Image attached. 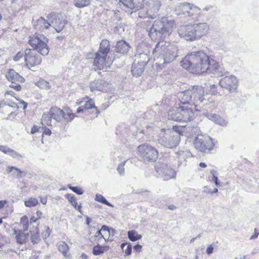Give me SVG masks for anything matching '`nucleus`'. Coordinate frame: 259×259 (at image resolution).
Here are the masks:
<instances>
[{
	"label": "nucleus",
	"instance_id": "obj_1",
	"mask_svg": "<svg viewBox=\"0 0 259 259\" xmlns=\"http://www.w3.org/2000/svg\"><path fill=\"white\" fill-rule=\"evenodd\" d=\"M204 89L193 85L181 93L175 103L167 111L168 118L179 122L191 121L195 112L199 111L197 107L204 100Z\"/></svg>",
	"mask_w": 259,
	"mask_h": 259
},
{
	"label": "nucleus",
	"instance_id": "obj_2",
	"mask_svg": "<svg viewBox=\"0 0 259 259\" xmlns=\"http://www.w3.org/2000/svg\"><path fill=\"white\" fill-rule=\"evenodd\" d=\"M180 64L190 73L198 75L214 74L220 69L219 62L202 50L187 54Z\"/></svg>",
	"mask_w": 259,
	"mask_h": 259
},
{
	"label": "nucleus",
	"instance_id": "obj_3",
	"mask_svg": "<svg viewBox=\"0 0 259 259\" xmlns=\"http://www.w3.org/2000/svg\"><path fill=\"white\" fill-rule=\"evenodd\" d=\"M153 53L161 56L163 58L164 63H169L177 57L178 48L167 42L159 41L153 50Z\"/></svg>",
	"mask_w": 259,
	"mask_h": 259
},
{
	"label": "nucleus",
	"instance_id": "obj_4",
	"mask_svg": "<svg viewBox=\"0 0 259 259\" xmlns=\"http://www.w3.org/2000/svg\"><path fill=\"white\" fill-rule=\"evenodd\" d=\"M77 116L72 110L68 107H64L63 109L54 106L52 107L49 112L44 114V117L54 119L57 122H61L65 120L66 122H71L75 117Z\"/></svg>",
	"mask_w": 259,
	"mask_h": 259
},
{
	"label": "nucleus",
	"instance_id": "obj_5",
	"mask_svg": "<svg viewBox=\"0 0 259 259\" xmlns=\"http://www.w3.org/2000/svg\"><path fill=\"white\" fill-rule=\"evenodd\" d=\"M76 104L79 106L76 111L77 114H85L92 119L97 117L99 113L94 101L88 96L78 100Z\"/></svg>",
	"mask_w": 259,
	"mask_h": 259
},
{
	"label": "nucleus",
	"instance_id": "obj_6",
	"mask_svg": "<svg viewBox=\"0 0 259 259\" xmlns=\"http://www.w3.org/2000/svg\"><path fill=\"white\" fill-rule=\"evenodd\" d=\"M48 42V38L43 36V38L41 39L37 33L28 37V44L32 48V50L37 51L43 56L47 55L49 53Z\"/></svg>",
	"mask_w": 259,
	"mask_h": 259
},
{
	"label": "nucleus",
	"instance_id": "obj_7",
	"mask_svg": "<svg viewBox=\"0 0 259 259\" xmlns=\"http://www.w3.org/2000/svg\"><path fill=\"white\" fill-rule=\"evenodd\" d=\"M137 153L142 160L147 162L155 161L159 155L158 150L147 144L139 145L137 148Z\"/></svg>",
	"mask_w": 259,
	"mask_h": 259
},
{
	"label": "nucleus",
	"instance_id": "obj_8",
	"mask_svg": "<svg viewBox=\"0 0 259 259\" xmlns=\"http://www.w3.org/2000/svg\"><path fill=\"white\" fill-rule=\"evenodd\" d=\"M175 27V21L166 17L156 20L152 25V28L155 31H158L162 34L167 35H169Z\"/></svg>",
	"mask_w": 259,
	"mask_h": 259
},
{
	"label": "nucleus",
	"instance_id": "obj_9",
	"mask_svg": "<svg viewBox=\"0 0 259 259\" xmlns=\"http://www.w3.org/2000/svg\"><path fill=\"white\" fill-rule=\"evenodd\" d=\"M19 107L17 103L12 101L7 100V103L4 100L0 101V115L3 119L9 120L15 118L18 114Z\"/></svg>",
	"mask_w": 259,
	"mask_h": 259
},
{
	"label": "nucleus",
	"instance_id": "obj_10",
	"mask_svg": "<svg viewBox=\"0 0 259 259\" xmlns=\"http://www.w3.org/2000/svg\"><path fill=\"white\" fill-rule=\"evenodd\" d=\"M113 60L107 55L95 53L93 64L96 70H107L112 64Z\"/></svg>",
	"mask_w": 259,
	"mask_h": 259
},
{
	"label": "nucleus",
	"instance_id": "obj_11",
	"mask_svg": "<svg viewBox=\"0 0 259 259\" xmlns=\"http://www.w3.org/2000/svg\"><path fill=\"white\" fill-rule=\"evenodd\" d=\"M194 144L196 149L203 152L210 151L214 146L211 138L208 136L203 135L197 136Z\"/></svg>",
	"mask_w": 259,
	"mask_h": 259
},
{
	"label": "nucleus",
	"instance_id": "obj_12",
	"mask_svg": "<svg viewBox=\"0 0 259 259\" xmlns=\"http://www.w3.org/2000/svg\"><path fill=\"white\" fill-rule=\"evenodd\" d=\"M6 77L8 81L12 83L10 85V88L13 89L17 92L22 90V86L20 83H23L25 81V78L16 72L14 69H10L6 74Z\"/></svg>",
	"mask_w": 259,
	"mask_h": 259
},
{
	"label": "nucleus",
	"instance_id": "obj_13",
	"mask_svg": "<svg viewBox=\"0 0 259 259\" xmlns=\"http://www.w3.org/2000/svg\"><path fill=\"white\" fill-rule=\"evenodd\" d=\"M157 173L161 175L163 180L168 181L175 178L176 172L170 166L161 162H157L155 165Z\"/></svg>",
	"mask_w": 259,
	"mask_h": 259
},
{
	"label": "nucleus",
	"instance_id": "obj_14",
	"mask_svg": "<svg viewBox=\"0 0 259 259\" xmlns=\"http://www.w3.org/2000/svg\"><path fill=\"white\" fill-rule=\"evenodd\" d=\"M115 234L114 230L109 228L107 226H102L94 236V240L97 242H101L104 240L105 242L112 241L113 240V236Z\"/></svg>",
	"mask_w": 259,
	"mask_h": 259
},
{
	"label": "nucleus",
	"instance_id": "obj_15",
	"mask_svg": "<svg viewBox=\"0 0 259 259\" xmlns=\"http://www.w3.org/2000/svg\"><path fill=\"white\" fill-rule=\"evenodd\" d=\"M24 60L26 66L30 68L39 65L41 59L36 51L26 49L25 51Z\"/></svg>",
	"mask_w": 259,
	"mask_h": 259
},
{
	"label": "nucleus",
	"instance_id": "obj_16",
	"mask_svg": "<svg viewBox=\"0 0 259 259\" xmlns=\"http://www.w3.org/2000/svg\"><path fill=\"white\" fill-rule=\"evenodd\" d=\"M178 33L181 37L187 40L198 39L194 24L181 26L178 30Z\"/></svg>",
	"mask_w": 259,
	"mask_h": 259
},
{
	"label": "nucleus",
	"instance_id": "obj_17",
	"mask_svg": "<svg viewBox=\"0 0 259 259\" xmlns=\"http://www.w3.org/2000/svg\"><path fill=\"white\" fill-rule=\"evenodd\" d=\"M180 9L184 14H187L188 16L195 20H198L201 15V9L190 3L182 4L180 6Z\"/></svg>",
	"mask_w": 259,
	"mask_h": 259
},
{
	"label": "nucleus",
	"instance_id": "obj_18",
	"mask_svg": "<svg viewBox=\"0 0 259 259\" xmlns=\"http://www.w3.org/2000/svg\"><path fill=\"white\" fill-rule=\"evenodd\" d=\"M47 18L52 23L53 27L58 32H61L64 29L67 22L61 15L54 12L49 14Z\"/></svg>",
	"mask_w": 259,
	"mask_h": 259
},
{
	"label": "nucleus",
	"instance_id": "obj_19",
	"mask_svg": "<svg viewBox=\"0 0 259 259\" xmlns=\"http://www.w3.org/2000/svg\"><path fill=\"white\" fill-rule=\"evenodd\" d=\"M219 84L222 88L232 93L235 92L237 88L238 80L234 75L226 76L220 79Z\"/></svg>",
	"mask_w": 259,
	"mask_h": 259
},
{
	"label": "nucleus",
	"instance_id": "obj_20",
	"mask_svg": "<svg viewBox=\"0 0 259 259\" xmlns=\"http://www.w3.org/2000/svg\"><path fill=\"white\" fill-rule=\"evenodd\" d=\"M145 0L135 1V0H119V7L125 12L140 10L143 7Z\"/></svg>",
	"mask_w": 259,
	"mask_h": 259
},
{
	"label": "nucleus",
	"instance_id": "obj_21",
	"mask_svg": "<svg viewBox=\"0 0 259 259\" xmlns=\"http://www.w3.org/2000/svg\"><path fill=\"white\" fill-rule=\"evenodd\" d=\"M180 138L178 136L169 135L162 140V144L167 148H174L179 144Z\"/></svg>",
	"mask_w": 259,
	"mask_h": 259
},
{
	"label": "nucleus",
	"instance_id": "obj_22",
	"mask_svg": "<svg viewBox=\"0 0 259 259\" xmlns=\"http://www.w3.org/2000/svg\"><path fill=\"white\" fill-rule=\"evenodd\" d=\"M198 39L207 35L210 29V25L207 23L194 24Z\"/></svg>",
	"mask_w": 259,
	"mask_h": 259
},
{
	"label": "nucleus",
	"instance_id": "obj_23",
	"mask_svg": "<svg viewBox=\"0 0 259 259\" xmlns=\"http://www.w3.org/2000/svg\"><path fill=\"white\" fill-rule=\"evenodd\" d=\"M33 25L36 30L40 32H42L45 30L49 29L51 26L48 20L42 17L33 21Z\"/></svg>",
	"mask_w": 259,
	"mask_h": 259
},
{
	"label": "nucleus",
	"instance_id": "obj_24",
	"mask_svg": "<svg viewBox=\"0 0 259 259\" xmlns=\"http://www.w3.org/2000/svg\"><path fill=\"white\" fill-rule=\"evenodd\" d=\"M108 83L103 80H94L91 83L90 88L92 92L99 91L105 92L108 87Z\"/></svg>",
	"mask_w": 259,
	"mask_h": 259
},
{
	"label": "nucleus",
	"instance_id": "obj_25",
	"mask_svg": "<svg viewBox=\"0 0 259 259\" xmlns=\"http://www.w3.org/2000/svg\"><path fill=\"white\" fill-rule=\"evenodd\" d=\"M146 64L145 62L134 63L132 66V74L136 77L140 76L144 72Z\"/></svg>",
	"mask_w": 259,
	"mask_h": 259
},
{
	"label": "nucleus",
	"instance_id": "obj_26",
	"mask_svg": "<svg viewBox=\"0 0 259 259\" xmlns=\"http://www.w3.org/2000/svg\"><path fill=\"white\" fill-rule=\"evenodd\" d=\"M111 47L109 41L107 39L101 40L97 53L108 55L110 52Z\"/></svg>",
	"mask_w": 259,
	"mask_h": 259
},
{
	"label": "nucleus",
	"instance_id": "obj_27",
	"mask_svg": "<svg viewBox=\"0 0 259 259\" xmlns=\"http://www.w3.org/2000/svg\"><path fill=\"white\" fill-rule=\"evenodd\" d=\"M13 234L15 235V238L18 243L22 244L26 242L27 235L21 230L14 229Z\"/></svg>",
	"mask_w": 259,
	"mask_h": 259
},
{
	"label": "nucleus",
	"instance_id": "obj_28",
	"mask_svg": "<svg viewBox=\"0 0 259 259\" xmlns=\"http://www.w3.org/2000/svg\"><path fill=\"white\" fill-rule=\"evenodd\" d=\"M130 45L124 40H120L117 42L116 46V52L121 54H125L130 49Z\"/></svg>",
	"mask_w": 259,
	"mask_h": 259
},
{
	"label": "nucleus",
	"instance_id": "obj_29",
	"mask_svg": "<svg viewBox=\"0 0 259 259\" xmlns=\"http://www.w3.org/2000/svg\"><path fill=\"white\" fill-rule=\"evenodd\" d=\"M58 250L66 258L69 257V247L65 241H61L59 243L58 245Z\"/></svg>",
	"mask_w": 259,
	"mask_h": 259
},
{
	"label": "nucleus",
	"instance_id": "obj_30",
	"mask_svg": "<svg viewBox=\"0 0 259 259\" xmlns=\"http://www.w3.org/2000/svg\"><path fill=\"white\" fill-rule=\"evenodd\" d=\"M65 197L75 209L80 212L81 206V205H77L76 198L74 195L71 194H66L65 195Z\"/></svg>",
	"mask_w": 259,
	"mask_h": 259
},
{
	"label": "nucleus",
	"instance_id": "obj_31",
	"mask_svg": "<svg viewBox=\"0 0 259 259\" xmlns=\"http://www.w3.org/2000/svg\"><path fill=\"white\" fill-rule=\"evenodd\" d=\"M4 95L5 97L7 96H10L14 98H15L19 103L20 104H22L23 105V109L24 110H25L27 107V103L25 102L24 100L19 99L16 96V94L12 90H7L5 92Z\"/></svg>",
	"mask_w": 259,
	"mask_h": 259
},
{
	"label": "nucleus",
	"instance_id": "obj_32",
	"mask_svg": "<svg viewBox=\"0 0 259 259\" xmlns=\"http://www.w3.org/2000/svg\"><path fill=\"white\" fill-rule=\"evenodd\" d=\"M109 249L108 246H101L98 244L93 247V253L95 255H98L107 251Z\"/></svg>",
	"mask_w": 259,
	"mask_h": 259
},
{
	"label": "nucleus",
	"instance_id": "obj_33",
	"mask_svg": "<svg viewBox=\"0 0 259 259\" xmlns=\"http://www.w3.org/2000/svg\"><path fill=\"white\" fill-rule=\"evenodd\" d=\"M128 238L131 241H136L141 239L142 235L139 234L135 230L129 231L127 232Z\"/></svg>",
	"mask_w": 259,
	"mask_h": 259
},
{
	"label": "nucleus",
	"instance_id": "obj_34",
	"mask_svg": "<svg viewBox=\"0 0 259 259\" xmlns=\"http://www.w3.org/2000/svg\"><path fill=\"white\" fill-rule=\"evenodd\" d=\"M0 151L3 152L5 154H9L13 157L17 156L18 155V153L13 149L3 145H0Z\"/></svg>",
	"mask_w": 259,
	"mask_h": 259
},
{
	"label": "nucleus",
	"instance_id": "obj_35",
	"mask_svg": "<svg viewBox=\"0 0 259 259\" xmlns=\"http://www.w3.org/2000/svg\"><path fill=\"white\" fill-rule=\"evenodd\" d=\"M124 253L125 256H128L132 253V245L130 243H123L120 246Z\"/></svg>",
	"mask_w": 259,
	"mask_h": 259
},
{
	"label": "nucleus",
	"instance_id": "obj_36",
	"mask_svg": "<svg viewBox=\"0 0 259 259\" xmlns=\"http://www.w3.org/2000/svg\"><path fill=\"white\" fill-rule=\"evenodd\" d=\"M38 201L36 198L30 197L24 201V204L27 207H32L37 205Z\"/></svg>",
	"mask_w": 259,
	"mask_h": 259
},
{
	"label": "nucleus",
	"instance_id": "obj_37",
	"mask_svg": "<svg viewBox=\"0 0 259 259\" xmlns=\"http://www.w3.org/2000/svg\"><path fill=\"white\" fill-rule=\"evenodd\" d=\"M74 6L79 8H83L90 5V0H73Z\"/></svg>",
	"mask_w": 259,
	"mask_h": 259
},
{
	"label": "nucleus",
	"instance_id": "obj_38",
	"mask_svg": "<svg viewBox=\"0 0 259 259\" xmlns=\"http://www.w3.org/2000/svg\"><path fill=\"white\" fill-rule=\"evenodd\" d=\"M95 200L102 204H106L109 206H113V205L110 203L108 202L105 197L101 194H96L95 197Z\"/></svg>",
	"mask_w": 259,
	"mask_h": 259
},
{
	"label": "nucleus",
	"instance_id": "obj_39",
	"mask_svg": "<svg viewBox=\"0 0 259 259\" xmlns=\"http://www.w3.org/2000/svg\"><path fill=\"white\" fill-rule=\"evenodd\" d=\"M20 224L22 225L24 231H27L28 229L29 221L26 215H23L20 218Z\"/></svg>",
	"mask_w": 259,
	"mask_h": 259
},
{
	"label": "nucleus",
	"instance_id": "obj_40",
	"mask_svg": "<svg viewBox=\"0 0 259 259\" xmlns=\"http://www.w3.org/2000/svg\"><path fill=\"white\" fill-rule=\"evenodd\" d=\"M31 242L33 244L37 243L40 240L39 230L38 228H36V232L31 233Z\"/></svg>",
	"mask_w": 259,
	"mask_h": 259
},
{
	"label": "nucleus",
	"instance_id": "obj_41",
	"mask_svg": "<svg viewBox=\"0 0 259 259\" xmlns=\"http://www.w3.org/2000/svg\"><path fill=\"white\" fill-rule=\"evenodd\" d=\"M172 129L180 135H182L185 131L186 126L174 125L172 126Z\"/></svg>",
	"mask_w": 259,
	"mask_h": 259
},
{
	"label": "nucleus",
	"instance_id": "obj_42",
	"mask_svg": "<svg viewBox=\"0 0 259 259\" xmlns=\"http://www.w3.org/2000/svg\"><path fill=\"white\" fill-rule=\"evenodd\" d=\"M219 93L218 90V87L217 85L212 84L209 86V89L207 91V94L212 95H217Z\"/></svg>",
	"mask_w": 259,
	"mask_h": 259
},
{
	"label": "nucleus",
	"instance_id": "obj_43",
	"mask_svg": "<svg viewBox=\"0 0 259 259\" xmlns=\"http://www.w3.org/2000/svg\"><path fill=\"white\" fill-rule=\"evenodd\" d=\"M52 232L51 229L48 226L45 227V230L41 232V236L44 239L48 238Z\"/></svg>",
	"mask_w": 259,
	"mask_h": 259
},
{
	"label": "nucleus",
	"instance_id": "obj_44",
	"mask_svg": "<svg viewBox=\"0 0 259 259\" xmlns=\"http://www.w3.org/2000/svg\"><path fill=\"white\" fill-rule=\"evenodd\" d=\"M13 170L15 171V172L16 173V176L17 177L20 178V177H21L22 176L23 173V171L20 170L18 168L15 167H13V166L9 167V172H11Z\"/></svg>",
	"mask_w": 259,
	"mask_h": 259
},
{
	"label": "nucleus",
	"instance_id": "obj_45",
	"mask_svg": "<svg viewBox=\"0 0 259 259\" xmlns=\"http://www.w3.org/2000/svg\"><path fill=\"white\" fill-rule=\"evenodd\" d=\"M35 84L41 89L48 86V83L43 79H40L35 83Z\"/></svg>",
	"mask_w": 259,
	"mask_h": 259
},
{
	"label": "nucleus",
	"instance_id": "obj_46",
	"mask_svg": "<svg viewBox=\"0 0 259 259\" xmlns=\"http://www.w3.org/2000/svg\"><path fill=\"white\" fill-rule=\"evenodd\" d=\"M68 188L75 193L81 195L83 194V191L78 187H73L69 185Z\"/></svg>",
	"mask_w": 259,
	"mask_h": 259
},
{
	"label": "nucleus",
	"instance_id": "obj_47",
	"mask_svg": "<svg viewBox=\"0 0 259 259\" xmlns=\"http://www.w3.org/2000/svg\"><path fill=\"white\" fill-rule=\"evenodd\" d=\"M24 56L23 53L21 52H18L15 56H14V58H13V60L15 61H18L19 60H20V59H21L23 56Z\"/></svg>",
	"mask_w": 259,
	"mask_h": 259
},
{
	"label": "nucleus",
	"instance_id": "obj_48",
	"mask_svg": "<svg viewBox=\"0 0 259 259\" xmlns=\"http://www.w3.org/2000/svg\"><path fill=\"white\" fill-rule=\"evenodd\" d=\"M214 170L211 171V173L212 175V180L214 182V183L217 186H220V183L218 180V177L214 175Z\"/></svg>",
	"mask_w": 259,
	"mask_h": 259
},
{
	"label": "nucleus",
	"instance_id": "obj_49",
	"mask_svg": "<svg viewBox=\"0 0 259 259\" xmlns=\"http://www.w3.org/2000/svg\"><path fill=\"white\" fill-rule=\"evenodd\" d=\"M259 234V232H257L256 228L254 229L253 234L250 237V239L253 240L256 239Z\"/></svg>",
	"mask_w": 259,
	"mask_h": 259
},
{
	"label": "nucleus",
	"instance_id": "obj_50",
	"mask_svg": "<svg viewBox=\"0 0 259 259\" xmlns=\"http://www.w3.org/2000/svg\"><path fill=\"white\" fill-rule=\"evenodd\" d=\"M38 131H39V127L37 125H34L31 128L30 132H31V134H34L38 132Z\"/></svg>",
	"mask_w": 259,
	"mask_h": 259
},
{
	"label": "nucleus",
	"instance_id": "obj_51",
	"mask_svg": "<svg viewBox=\"0 0 259 259\" xmlns=\"http://www.w3.org/2000/svg\"><path fill=\"white\" fill-rule=\"evenodd\" d=\"M142 246L139 244H136L134 246V249L137 252H140L142 250Z\"/></svg>",
	"mask_w": 259,
	"mask_h": 259
},
{
	"label": "nucleus",
	"instance_id": "obj_52",
	"mask_svg": "<svg viewBox=\"0 0 259 259\" xmlns=\"http://www.w3.org/2000/svg\"><path fill=\"white\" fill-rule=\"evenodd\" d=\"M8 204V201L6 200H0V209H3Z\"/></svg>",
	"mask_w": 259,
	"mask_h": 259
},
{
	"label": "nucleus",
	"instance_id": "obj_53",
	"mask_svg": "<svg viewBox=\"0 0 259 259\" xmlns=\"http://www.w3.org/2000/svg\"><path fill=\"white\" fill-rule=\"evenodd\" d=\"M213 247H212V246L211 245H210L207 247L206 252L207 254H210L213 252Z\"/></svg>",
	"mask_w": 259,
	"mask_h": 259
},
{
	"label": "nucleus",
	"instance_id": "obj_54",
	"mask_svg": "<svg viewBox=\"0 0 259 259\" xmlns=\"http://www.w3.org/2000/svg\"><path fill=\"white\" fill-rule=\"evenodd\" d=\"M52 132L49 128H46L43 132V135L50 136Z\"/></svg>",
	"mask_w": 259,
	"mask_h": 259
},
{
	"label": "nucleus",
	"instance_id": "obj_55",
	"mask_svg": "<svg viewBox=\"0 0 259 259\" xmlns=\"http://www.w3.org/2000/svg\"><path fill=\"white\" fill-rule=\"evenodd\" d=\"M38 220H39L37 218H36L34 216H32L30 219V223H35Z\"/></svg>",
	"mask_w": 259,
	"mask_h": 259
},
{
	"label": "nucleus",
	"instance_id": "obj_56",
	"mask_svg": "<svg viewBox=\"0 0 259 259\" xmlns=\"http://www.w3.org/2000/svg\"><path fill=\"white\" fill-rule=\"evenodd\" d=\"M36 215H37V218L38 219V220H40V219H41L42 218V212L40 211V210H37L36 212Z\"/></svg>",
	"mask_w": 259,
	"mask_h": 259
},
{
	"label": "nucleus",
	"instance_id": "obj_57",
	"mask_svg": "<svg viewBox=\"0 0 259 259\" xmlns=\"http://www.w3.org/2000/svg\"><path fill=\"white\" fill-rule=\"evenodd\" d=\"M5 242V240L3 236H0V247L3 246Z\"/></svg>",
	"mask_w": 259,
	"mask_h": 259
},
{
	"label": "nucleus",
	"instance_id": "obj_58",
	"mask_svg": "<svg viewBox=\"0 0 259 259\" xmlns=\"http://www.w3.org/2000/svg\"><path fill=\"white\" fill-rule=\"evenodd\" d=\"M40 201L42 204H46L47 202V198L46 197H45V198L40 197Z\"/></svg>",
	"mask_w": 259,
	"mask_h": 259
},
{
	"label": "nucleus",
	"instance_id": "obj_59",
	"mask_svg": "<svg viewBox=\"0 0 259 259\" xmlns=\"http://www.w3.org/2000/svg\"><path fill=\"white\" fill-rule=\"evenodd\" d=\"M177 206L174 204H170L168 206V208L170 210H174L177 208Z\"/></svg>",
	"mask_w": 259,
	"mask_h": 259
},
{
	"label": "nucleus",
	"instance_id": "obj_60",
	"mask_svg": "<svg viewBox=\"0 0 259 259\" xmlns=\"http://www.w3.org/2000/svg\"><path fill=\"white\" fill-rule=\"evenodd\" d=\"M80 257L82 259H87L88 258V256L85 253H82L80 255Z\"/></svg>",
	"mask_w": 259,
	"mask_h": 259
},
{
	"label": "nucleus",
	"instance_id": "obj_61",
	"mask_svg": "<svg viewBox=\"0 0 259 259\" xmlns=\"http://www.w3.org/2000/svg\"><path fill=\"white\" fill-rule=\"evenodd\" d=\"M199 165V166L202 168H205L206 167V164L204 162H200Z\"/></svg>",
	"mask_w": 259,
	"mask_h": 259
},
{
	"label": "nucleus",
	"instance_id": "obj_62",
	"mask_svg": "<svg viewBox=\"0 0 259 259\" xmlns=\"http://www.w3.org/2000/svg\"><path fill=\"white\" fill-rule=\"evenodd\" d=\"M177 259H189L187 256H183L182 257L178 258Z\"/></svg>",
	"mask_w": 259,
	"mask_h": 259
},
{
	"label": "nucleus",
	"instance_id": "obj_63",
	"mask_svg": "<svg viewBox=\"0 0 259 259\" xmlns=\"http://www.w3.org/2000/svg\"><path fill=\"white\" fill-rule=\"evenodd\" d=\"M87 224L88 225H89V224H90V220H89V218H88L87 220Z\"/></svg>",
	"mask_w": 259,
	"mask_h": 259
},
{
	"label": "nucleus",
	"instance_id": "obj_64",
	"mask_svg": "<svg viewBox=\"0 0 259 259\" xmlns=\"http://www.w3.org/2000/svg\"><path fill=\"white\" fill-rule=\"evenodd\" d=\"M217 192H218V189H217V188L214 189L213 192L215 193Z\"/></svg>",
	"mask_w": 259,
	"mask_h": 259
}]
</instances>
